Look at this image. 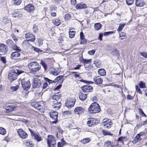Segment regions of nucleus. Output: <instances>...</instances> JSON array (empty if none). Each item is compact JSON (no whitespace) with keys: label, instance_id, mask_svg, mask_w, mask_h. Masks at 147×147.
<instances>
[{"label":"nucleus","instance_id":"obj_58","mask_svg":"<svg viewBox=\"0 0 147 147\" xmlns=\"http://www.w3.org/2000/svg\"><path fill=\"white\" fill-rule=\"evenodd\" d=\"M43 40L40 38L38 40V43L39 45H42L43 44Z\"/></svg>","mask_w":147,"mask_h":147},{"label":"nucleus","instance_id":"obj_59","mask_svg":"<svg viewBox=\"0 0 147 147\" xmlns=\"http://www.w3.org/2000/svg\"><path fill=\"white\" fill-rule=\"evenodd\" d=\"M127 98L129 100H132L134 98V96L131 95H130L128 94L127 96Z\"/></svg>","mask_w":147,"mask_h":147},{"label":"nucleus","instance_id":"obj_33","mask_svg":"<svg viewBox=\"0 0 147 147\" xmlns=\"http://www.w3.org/2000/svg\"><path fill=\"white\" fill-rule=\"evenodd\" d=\"M91 140V139L89 138H85L82 140L81 142L83 144H85L89 142Z\"/></svg>","mask_w":147,"mask_h":147},{"label":"nucleus","instance_id":"obj_23","mask_svg":"<svg viewBox=\"0 0 147 147\" xmlns=\"http://www.w3.org/2000/svg\"><path fill=\"white\" fill-rule=\"evenodd\" d=\"M43 105L42 102H36L34 105V107L38 110H40Z\"/></svg>","mask_w":147,"mask_h":147},{"label":"nucleus","instance_id":"obj_1","mask_svg":"<svg viewBox=\"0 0 147 147\" xmlns=\"http://www.w3.org/2000/svg\"><path fill=\"white\" fill-rule=\"evenodd\" d=\"M24 72L21 70L16 69L15 70L10 71L8 74V77L10 82L15 80L18 76Z\"/></svg>","mask_w":147,"mask_h":147},{"label":"nucleus","instance_id":"obj_36","mask_svg":"<svg viewBox=\"0 0 147 147\" xmlns=\"http://www.w3.org/2000/svg\"><path fill=\"white\" fill-rule=\"evenodd\" d=\"M102 132L103 135L104 136L110 135L112 136V134H111L110 132L108 131L105 130H102Z\"/></svg>","mask_w":147,"mask_h":147},{"label":"nucleus","instance_id":"obj_64","mask_svg":"<svg viewBox=\"0 0 147 147\" xmlns=\"http://www.w3.org/2000/svg\"><path fill=\"white\" fill-rule=\"evenodd\" d=\"M58 147H63V144L62 142H59L58 143Z\"/></svg>","mask_w":147,"mask_h":147},{"label":"nucleus","instance_id":"obj_52","mask_svg":"<svg viewBox=\"0 0 147 147\" xmlns=\"http://www.w3.org/2000/svg\"><path fill=\"white\" fill-rule=\"evenodd\" d=\"M71 18L70 15L69 13L67 14L65 16V20H69Z\"/></svg>","mask_w":147,"mask_h":147},{"label":"nucleus","instance_id":"obj_24","mask_svg":"<svg viewBox=\"0 0 147 147\" xmlns=\"http://www.w3.org/2000/svg\"><path fill=\"white\" fill-rule=\"evenodd\" d=\"M145 4L143 0H137L136 2V5L137 6L142 7Z\"/></svg>","mask_w":147,"mask_h":147},{"label":"nucleus","instance_id":"obj_29","mask_svg":"<svg viewBox=\"0 0 147 147\" xmlns=\"http://www.w3.org/2000/svg\"><path fill=\"white\" fill-rule=\"evenodd\" d=\"M138 85L139 87L141 88H146V86L145 82L142 81H140L139 82Z\"/></svg>","mask_w":147,"mask_h":147},{"label":"nucleus","instance_id":"obj_5","mask_svg":"<svg viewBox=\"0 0 147 147\" xmlns=\"http://www.w3.org/2000/svg\"><path fill=\"white\" fill-rule=\"evenodd\" d=\"M21 84L23 88L25 90H28L30 87L31 84L28 80L23 79L21 80Z\"/></svg>","mask_w":147,"mask_h":147},{"label":"nucleus","instance_id":"obj_47","mask_svg":"<svg viewBox=\"0 0 147 147\" xmlns=\"http://www.w3.org/2000/svg\"><path fill=\"white\" fill-rule=\"evenodd\" d=\"M119 36L120 38L122 37H126V35L125 33L121 32L119 33Z\"/></svg>","mask_w":147,"mask_h":147},{"label":"nucleus","instance_id":"obj_39","mask_svg":"<svg viewBox=\"0 0 147 147\" xmlns=\"http://www.w3.org/2000/svg\"><path fill=\"white\" fill-rule=\"evenodd\" d=\"M12 15L13 17L16 18L19 16L20 13L17 11H15L12 13Z\"/></svg>","mask_w":147,"mask_h":147},{"label":"nucleus","instance_id":"obj_32","mask_svg":"<svg viewBox=\"0 0 147 147\" xmlns=\"http://www.w3.org/2000/svg\"><path fill=\"white\" fill-rule=\"evenodd\" d=\"M87 95L85 94H81L79 95V98L82 100H84L87 98Z\"/></svg>","mask_w":147,"mask_h":147},{"label":"nucleus","instance_id":"obj_35","mask_svg":"<svg viewBox=\"0 0 147 147\" xmlns=\"http://www.w3.org/2000/svg\"><path fill=\"white\" fill-rule=\"evenodd\" d=\"M22 2V0H13L12 3L13 4L16 5H20Z\"/></svg>","mask_w":147,"mask_h":147},{"label":"nucleus","instance_id":"obj_57","mask_svg":"<svg viewBox=\"0 0 147 147\" xmlns=\"http://www.w3.org/2000/svg\"><path fill=\"white\" fill-rule=\"evenodd\" d=\"M33 50L34 51H35L38 53H39V52H41V51L37 48L35 47H33Z\"/></svg>","mask_w":147,"mask_h":147},{"label":"nucleus","instance_id":"obj_31","mask_svg":"<svg viewBox=\"0 0 147 147\" xmlns=\"http://www.w3.org/2000/svg\"><path fill=\"white\" fill-rule=\"evenodd\" d=\"M140 140L141 138L140 136L137 134L134 138V140L133 141V143H136V142L140 141Z\"/></svg>","mask_w":147,"mask_h":147},{"label":"nucleus","instance_id":"obj_21","mask_svg":"<svg viewBox=\"0 0 147 147\" xmlns=\"http://www.w3.org/2000/svg\"><path fill=\"white\" fill-rule=\"evenodd\" d=\"M25 9L29 12H33L34 7L32 4H29L25 7Z\"/></svg>","mask_w":147,"mask_h":147},{"label":"nucleus","instance_id":"obj_8","mask_svg":"<svg viewBox=\"0 0 147 147\" xmlns=\"http://www.w3.org/2000/svg\"><path fill=\"white\" fill-rule=\"evenodd\" d=\"M102 125L104 126L105 128H109L111 127L112 123L110 119L107 120L104 119L103 120Z\"/></svg>","mask_w":147,"mask_h":147},{"label":"nucleus","instance_id":"obj_48","mask_svg":"<svg viewBox=\"0 0 147 147\" xmlns=\"http://www.w3.org/2000/svg\"><path fill=\"white\" fill-rule=\"evenodd\" d=\"M91 61V60L90 59H83V63L84 64H87L88 63H90Z\"/></svg>","mask_w":147,"mask_h":147},{"label":"nucleus","instance_id":"obj_60","mask_svg":"<svg viewBox=\"0 0 147 147\" xmlns=\"http://www.w3.org/2000/svg\"><path fill=\"white\" fill-rule=\"evenodd\" d=\"M1 60L4 63H5L6 62L5 58L4 57H1L0 58Z\"/></svg>","mask_w":147,"mask_h":147},{"label":"nucleus","instance_id":"obj_62","mask_svg":"<svg viewBox=\"0 0 147 147\" xmlns=\"http://www.w3.org/2000/svg\"><path fill=\"white\" fill-rule=\"evenodd\" d=\"M80 39L84 38V35L82 32L80 33Z\"/></svg>","mask_w":147,"mask_h":147},{"label":"nucleus","instance_id":"obj_53","mask_svg":"<svg viewBox=\"0 0 147 147\" xmlns=\"http://www.w3.org/2000/svg\"><path fill=\"white\" fill-rule=\"evenodd\" d=\"M87 40L85 38H83L81 39L80 43L81 44H85L86 43Z\"/></svg>","mask_w":147,"mask_h":147},{"label":"nucleus","instance_id":"obj_41","mask_svg":"<svg viewBox=\"0 0 147 147\" xmlns=\"http://www.w3.org/2000/svg\"><path fill=\"white\" fill-rule=\"evenodd\" d=\"M6 133V131L5 129L2 127H0V134L2 135H4Z\"/></svg>","mask_w":147,"mask_h":147},{"label":"nucleus","instance_id":"obj_50","mask_svg":"<svg viewBox=\"0 0 147 147\" xmlns=\"http://www.w3.org/2000/svg\"><path fill=\"white\" fill-rule=\"evenodd\" d=\"M111 144V142L109 141H107L105 143L104 146L106 147H108Z\"/></svg>","mask_w":147,"mask_h":147},{"label":"nucleus","instance_id":"obj_30","mask_svg":"<svg viewBox=\"0 0 147 147\" xmlns=\"http://www.w3.org/2000/svg\"><path fill=\"white\" fill-rule=\"evenodd\" d=\"M69 37L71 38H74L75 34V31L72 30V29L70 30L69 32Z\"/></svg>","mask_w":147,"mask_h":147},{"label":"nucleus","instance_id":"obj_6","mask_svg":"<svg viewBox=\"0 0 147 147\" xmlns=\"http://www.w3.org/2000/svg\"><path fill=\"white\" fill-rule=\"evenodd\" d=\"M6 44L8 46L11 47L13 50L20 51L21 50L19 49L16 44H14L13 41L11 39H8L6 41Z\"/></svg>","mask_w":147,"mask_h":147},{"label":"nucleus","instance_id":"obj_56","mask_svg":"<svg viewBox=\"0 0 147 147\" xmlns=\"http://www.w3.org/2000/svg\"><path fill=\"white\" fill-rule=\"evenodd\" d=\"M45 81H46L47 82H48L50 84H51L54 82L53 81L50 80L47 78H45Z\"/></svg>","mask_w":147,"mask_h":147},{"label":"nucleus","instance_id":"obj_11","mask_svg":"<svg viewBox=\"0 0 147 147\" xmlns=\"http://www.w3.org/2000/svg\"><path fill=\"white\" fill-rule=\"evenodd\" d=\"M50 117L53 119L55 120L52 122L53 123H57V116L58 113L56 111H53L50 113Z\"/></svg>","mask_w":147,"mask_h":147},{"label":"nucleus","instance_id":"obj_9","mask_svg":"<svg viewBox=\"0 0 147 147\" xmlns=\"http://www.w3.org/2000/svg\"><path fill=\"white\" fill-rule=\"evenodd\" d=\"M85 111V110L83 107H78L75 109L74 112L75 114L80 115L84 113Z\"/></svg>","mask_w":147,"mask_h":147},{"label":"nucleus","instance_id":"obj_34","mask_svg":"<svg viewBox=\"0 0 147 147\" xmlns=\"http://www.w3.org/2000/svg\"><path fill=\"white\" fill-rule=\"evenodd\" d=\"M33 136L34 138L38 142L41 141L42 139L41 137L38 134H34Z\"/></svg>","mask_w":147,"mask_h":147},{"label":"nucleus","instance_id":"obj_15","mask_svg":"<svg viewBox=\"0 0 147 147\" xmlns=\"http://www.w3.org/2000/svg\"><path fill=\"white\" fill-rule=\"evenodd\" d=\"M8 50V48L7 46L3 44H0V51L3 54L7 52Z\"/></svg>","mask_w":147,"mask_h":147},{"label":"nucleus","instance_id":"obj_49","mask_svg":"<svg viewBox=\"0 0 147 147\" xmlns=\"http://www.w3.org/2000/svg\"><path fill=\"white\" fill-rule=\"evenodd\" d=\"M126 2L128 5H131L134 2V0H126Z\"/></svg>","mask_w":147,"mask_h":147},{"label":"nucleus","instance_id":"obj_54","mask_svg":"<svg viewBox=\"0 0 147 147\" xmlns=\"http://www.w3.org/2000/svg\"><path fill=\"white\" fill-rule=\"evenodd\" d=\"M95 52V50H92L90 51H89L88 52V54L90 55H93L94 54Z\"/></svg>","mask_w":147,"mask_h":147},{"label":"nucleus","instance_id":"obj_3","mask_svg":"<svg viewBox=\"0 0 147 147\" xmlns=\"http://www.w3.org/2000/svg\"><path fill=\"white\" fill-rule=\"evenodd\" d=\"M88 111L91 113H98L100 111V106L97 103L93 102L90 106L88 109Z\"/></svg>","mask_w":147,"mask_h":147},{"label":"nucleus","instance_id":"obj_26","mask_svg":"<svg viewBox=\"0 0 147 147\" xmlns=\"http://www.w3.org/2000/svg\"><path fill=\"white\" fill-rule=\"evenodd\" d=\"M86 7V4L83 3H81L77 5L76 7L77 9H79L85 8Z\"/></svg>","mask_w":147,"mask_h":147},{"label":"nucleus","instance_id":"obj_63","mask_svg":"<svg viewBox=\"0 0 147 147\" xmlns=\"http://www.w3.org/2000/svg\"><path fill=\"white\" fill-rule=\"evenodd\" d=\"M103 36V35L102 34H100L98 38V39L100 40H102V37Z\"/></svg>","mask_w":147,"mask_h":147},{"label":"nucleus","instance_id":"obj_55","mask_svg":"<svg viewBox=\"0 0 147 147\" xmlns=\"http://www.w3.org/2000/svg\"><path fill=\"white\" fill-rule=\"evenodd\" d=\"M11 37L13 39V40L15 42L17 41L18 40L16 37L13 34H12L11 35Z\"/></svg>","mask_w":147,"mask_h":147},{"label":"nucleus","instance_id":"obj_12","mask_svg":"<svg viewBox=\"0 0 147 147\" xmlns=\"http://www.w3.org/2000/svg\"><path fill=\"white\" fill-rule=\"evenodd\" d=\"M25 37L26 40L32 42L34 41L35 39V36L33 34L30 33H26L25 34Z\"/></svg>","mask_w":147,"mask_h":147},{"label":"nucleus","instance_id":"obj_40","mask_svg":"<svg viewBox=\"0 0 147 147\" xmlns=\"http://www.w3.org/2000/svg\"><path fill=\"white\" fill-rule=\"evenodd\" d=\"M60 97L58 94H56L53 96L52 99L55 100H57L59 99Z\"/></svg>","mask_w":147,"mask_h":147},{"label":"nucleus","instance_id":"obj_18","mask_svg":"<svg viewBox=\"0 0 147 147\" xmlns=\"http://www.w3.org/2000/svg\"><path fill=\"white\" fill-rule=\"evenodd\" d=\"M12 53L11 55V57L12 59H16L17 58L19 57L20 55L19 51Z\"/></svg>","mask_w":147,"mask_h":147},{"label":"nucleus","instance_id":"obj_22","mask_svg":"<svg viewBox=\"0 0 147 147\" xmlns=\"http://www.w3.org/2000/svg\"><path fill=\"white\" fill-rule=\"evenodd\" d=\"M94 81L97 84H102L103 82L102 79L99 76L96 77L94 78Z\"/></svg>","mask_w":147,"mask_h":147},{"label":"nucleus","instance_id":"obj_4","mask_svg":"<svg viewBox=\"0 0 147 147\" xmlns=\"http://www.w3.org/2000/svg\"><path fill=\"white\" fill-rule=\"evenodd\" d=\"M55 138L52 135H49L47 136V144L48 147H51V144L55 145L56 144Z\"/></svg>","mask_w":147,"mask_h":147},{"label":"nucleus","instance_id":"obj_7","mask_svg":"<svg viewBox=\"0 0 147 147\" xmlns=\"http://www.w3.org/2000/svg\"><path fill=\"white\" fill-rule=\"evenodd\" d=\"M17 132L19 137L22 139H26L28 137L27 133L22 129H18Z\"/></svg>","mask_w":147,"mask_h":147},{"label":"nucleus","instance_id":"obj_42","mask_svg":"<svg viewBox=\"0 0 147 147\" xmlns=\"http://www.w3.org/2000/svg\"><path fill=\"white\" fill-rule=\"evenodd\" d=\"M63 77V76H59L57 77L54 80V83H56L61 79Z\"/></svg>","mask_w":147,"mask_h":147},{"label":"nucleus","instance_id":"obj_37","mask_svg":"<svg viewBox=\"0 0 147 147\" xmlns=\"http://www.w3.org/2000/svg\"><path fill=\"white\" fill-rule=\"evenodd\" d=\"M100 61L98 59H96L94 62V64H95L96 66L97 67H100Z\"/></svg>","mask_w":147,"mask_h":147},{"label":"nucleus","instance_id":"obj_16","mask_svg":"<svg viewBox=\"0 0 147 147\" xmlns=\"http://www.w3.org/2000/svg\"><path fill=\"white\" fill-rule=\"evenodd\" d=\"M97 120L93 118L90 119L87 122V124L89 126L92 127L96 124Z\"/></svg>","mask_w":147,"mask_h":147},{"label":"nucleus","instance_id":"obj_28","mask_svg":"<svg viewBox=\"0 0 147 147\" xmlns=\"http://www.w3.org/2000/svg\"><path fill=\"white\" fill-rule=\"evenodd\" d=\"M101 24L100 23H98L95 24L94 28L96 30H98L101 28Z\"/></svg>","mask_w":147,"mask_h":147},{"label":"nucleus","instance_id":"obj_17","mask_svg":"<svg viewBox=\"0 0 147 147\" xmlns=\"http://www.w3.org/2000/svg\"><path fill=\"white\" fill-rule=\"evenodd\" d=\"M61 104V103L57 101V100L54 101L52 103L53 107L56 109L57 110H58L59 109Z\"/></svg>","mask_w":147,"mask_h":147},{"label":"nucleus","instance_id":"obj_51","mask_svg":"<svg viewBox=\"0 0 147 147\" xmlns=\"http://www.w3.org/2000/svg\"><path fill=\"white\" fill-rule=\"evenodd\" d=\"M18 86H12L11 87V89L13 91H16L18 89Z\"/></svg>","mask_w":147,"mask_h":147},{"label":"nucleus","instance_id":"obj_2","mask_svg":"<svg viewBox=\"0 0 147 147\" xmlns=\"http://www.w3.org/2000/svg\"><path fill=\"white\" fill-rule=\"evenodd\" d=\"M28 67L33 74H35L37 71H39L41 68L40 66L37 62H31L28 65Z\"/></svg>","mask_w":147,"mask_h":147},{"label":"nucleus","instance_id":"obj_13","mask_svg":"<svg viewBox=\"0 0 147 147\" xmlns=\"http://www.w3.org/2000/svg\"><path fill=\"white\" fill-rule=\"evenodd\" d=\"M33 82L32 83L33 88H39L41 85V84L40 81L36 78H34L33 80Z\"/></svg>","mask_w":147,"mask_h":147},{"label":"nucleus","instance_id":"obj_27","mask_svg":"<svg viewBox=\"0 0 147 147\" xmlns=\"http://www.w3.org/2000/svg\"><path fill=\"white\" fill-rule=\"evenodd\" d=\"M98 74L101 76H104L106 74V71L105 70L103 69H99L98 71Z\"/></svg>","mask_w":147,"mask_h":147},{"label":"nucleus","instance_id":"obj_43","mask_svg":"<svg viewBox=\"0 0 147 147\" xmlns=\"http://www.w3.org/2000/svg\"><path fill=\"white\" fill-rule=\"evenodd\" d=\"M61 24V21L60 20L58 19H56L54 22V24L56 26H58Z\"/></svg>","mask_w":147,"mask_h":147},{"label":"nucleus","instance_id":"obj_20","mask_svg":"<svg viewBox=\"0 0 147 147\" xmlns=\"http://www.w3.org/2000/svg\"><path fill=\"white\" fill-rule=\"evenodd\" d=\"M60 71L57 69H52L50 71V73L54 76H57L59 74Z\"/></svg>","mask_w":147,"mask_h":147},{"label":"nucleus","instance_id":"obj_14","mask_svg":"<svg viewBox=\"0 0 147 147\" xmlns=\"http://www.w3.org/2000/svg\"><path fill=\"white\" fill-rule=\"evenodd\" d=\"M81 89L83 91L86 92H91L92 90V86L88 85L82 86Z\"/></svg>","mask_w":147,"mask_h":147},{"label":"nucleus","instance_id":"obj_19","mask_svg":"<svg viewBox=\"0 0 147 147\" xmlns=\"http://www.w3.org/2000/svg\"><path fill=\"white\" fill-rule=\"evenodd\" d=\"M14 107L13 105H6L3 107V108L5 109L7 113L13 111L14 110Z\"/></svg>","mask_w":147,"mask_h":147},{"label":"nucleus","instance_id":"obj_61","mask_svg":"<svg viewBox=\"0 0 147 147\" xmlns=\"http://www.w3.org/2000/svg\"><path fill=\"white\" fill-rule=\"evenodd\" d=\"M71 4L73 5H75L76 3V0H70Z\"/></svg>","mask_w":147,"mask_h":147},{"label":"nucleus","instance_id":"obj_10","mask_svg":"<svg viewBox=\"0 0 147 147\" xmlns=\"http://www.w3.org/2000/svg\"><path fill=\"white\" fill-rule=\"evenodd\" d=\"M75 101V100L69 98L65 102V106L69 108H71L74 105Z\"/></svg>","mask_w":147,"mask_h":147},{"label":"nucleus","instance_id":"obj_38","mask_svg":"<svg viewBox=\"0 0 147 147\" xmlns=\"http://www.w3.org/2000/svg\"><path fill=\"white\" fill-rule=\"evenodd\" d=\"M125 23L123 24H120L119 27L117 30V31L119 32L121 31V30H122L123 28L125 26Z\"/></svg>","mask_w":147,"mask_h":147},{"label":"nucleus","instance_id":"obj_44","mask_svg":"<svg viewBox=\"0 0 147 147\" xmlns=\"http://www.w3.org/2000/svg\"><path fill=\"white\" fill-rule=\"evenodd\" d=\"M140 55L145 58H147V53L144 51L140 53Z\"/></svg>","mask_w":147,"mask_h":147},{"label":"nucleus","instance_id":"obj_45","mask_svg":"<svg viewBox=\"0 0 147 147\" xmlns=\"http://www.w3.org/2000/svg\"><path fill=\"white\" fill-rule=\"evenodd\" d=\"M114 33V32L113 31L105 32L103 34L104 36H106L112 34H113V33Z\"/></svg>","mask_w":147,"mask_h":147},{"label":"nucleus","instance_id":"obj_25","mask_svg":"<svg viewBox=\"0 0 147 147\" xmlns=\"http://www.w3.org/2000/svg\"><path fill=\"white\" fill-rule=\"evenodd\" d=\"M28 41L26 40L23 42L22 45L24 48H27L31 45L28 42Z\"/></svg>","mask_w":147,"mask_h":147},{"label":"nucleus","instance_id":"obj_46","mask_svg":"<svg viewBox=\"0 0 147 147\" xmlns=\"http://www.w3.org/2000/svg\"><path fill=\"white\" fill-rule=\"evenodd\" d=\"M3 22L6 24L9 22L10 20L8 18H7L5 17L3 19Z\"/></svg>","mask_w":147,"mask_h":147}]
</instances>
